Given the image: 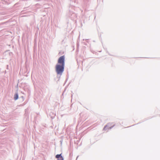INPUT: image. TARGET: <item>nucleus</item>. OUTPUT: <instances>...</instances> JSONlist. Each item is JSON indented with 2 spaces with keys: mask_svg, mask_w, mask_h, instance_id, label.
<instances>
[{
  "mask_svg": "<svg viewBox=\"0 0 160 160\" xmlns=\"http://www.w3.org/2000/svg\"><path fill=\"white\" fill-rule=\"evenodd\" d=\"M21 98H22L23 101L24 100V98L23 96H22Z\"/></svg>",
  "mask_w": 160,
  "mask_h": 160,
  "instance_id": "nucleus-5",
  "label": "nucleus"
},
{
  "mask_svg": "<svg viewBox=\"0 0 160 160\" xmlns=\"http://www.w3.org/2000/svg\"><path fill=\"white\" fill-rule=\"evenodd\" d=\"M55 158L57 159V160H64V158L62 156V154L56 155Z\"/></svg>",
  "mask_w": 160,
  "mask_h": 160,
  "instance_id": "nucleus-3",
  "label": "nucleus"
},
{
  "mask_svg": "<svg viewBox=\"0 0 160 160\" xmlns=\"http://www.w3.org/2000/svg\"><path fill=\"white\" fill-rule=\"evenodd\" d=\"M78 156L77 157V159L78 158Z\"/></svg>",
  "mask_w": 160,
  "mask_h": 160,
  "instance_id": "nucleus-6",
  "label": "nucleus"
},
{
  "mask_svg": "<svg viewBox=\"0 0 160 160\" xmlns=\"http://www.w3.org/2000/svg\"><path fill=\"white\" fill-rule=\"evenodd\" d=\"M112 123H108L106 126L104 127L103 130H106L107 129H110L112 128L115 126V124H114L113 126H111Z\"/></svg>",
  "mask_w": 160,
  "mask_h": 160,
  "instance_id": "nucleus-2",
  "label": "nucleus"
},
{
  "mask_svg": "<svg viewBox=\"0 0 160 160\" xmlns=\"http://www.w3.org/2000/svg\"><path fill=\"white\" fill-rule=\"evenodd\" d=\"M18 98V95L17 92L15 93L14 95V99L15 100H17Z\"/></svg>",
  "mask_w": 160,
  "mask_h": 160,
  "instance_id": "nucleus-4",
  "label": "nucleus"
},
{
  "mask_svg": "<svg viewBox=\"0 0 160 160\" xmlns=\"http://www.w3.org/2000/svg\"><path fill=\"white\" fill-rule=\"evenodd\" d=\"M65 65V57L64 55L60 57L58 59V63L56 64L55 68L57 75V77L60 78L62 75L64 70Z\"/></svg>",
  "mask_w": 160,
  "mask_h": 160,
  "instance_id": "nucleus-1",
  "label": "nucleus"
}]
</instances>
